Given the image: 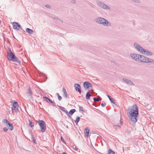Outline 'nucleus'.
Here are the masks:
<instances>
[{
  "instance_id": "11",
  "label": "nucleus",
  "mask_w": 154,
  "mask_h": 154,
  "mask_svg": "<svg viewBox=\"0 0 154 154\" xmlns=\"http://www.w3.org/2000/svg\"><path fill=\"white\" fill-rule=\"evenodd\" d=\"M74 87L75 90L77 91L80 94H81L82 92L81 88L80 85L78 84H76L74 85Z\"/></svg>"
},
{
  "instance_id": "24",
  "label": "nucleus",
  "mask_w": 154,
  "mask_h": 154,
  "mask_svg": "<svg viewBox=\"0 0 154 154\" xmlns=\"http://www.w3.org/2000/svg\"><path fill=\"white\" fill-rule=\"evenodd\" d=\"M147 50L143 48L140 53L142 54L145 55L146 54V51Z\"/></svg>"
},
{
  "instance_id": "5",
  "label": "nucleus",
  "mask_w": 154,
  "mask_h": 154,
  "mask_svg": "<svg viewBox=\"0 0 154 154\" xmlns=\"http://www.w3.org/2000/svg\"><path fill=\"white\" fill-rule=\"evenodd\" d=\"M38 122L40 126L41 131L43 133L45 131L46 125L45 122L42 120H38Z\"/></svg>"
},
{
  "instance_id": "26",
  "label": "nucleus",
  "mask_w": 154,
  "mask_h": 154,
  "mask_svg": "<svg viewBox=\"0 0 154 154\" xmlns=\"http://www.w3.org/2000/svg\"><path fill=\"white\" fill-rule=\"evenodd\" d=\"M108 154H115V152L112 149H109L108 152Z\"/></svg>"
},
{
  "instance_id": "6",
  "label": "nucleus",
  "mask_w": 154,
  "mask_h": 154,
  "mask_svg": "<svg viewBox=\"0 0 154 154\" xmlns=\"http://www.w3.org/2000/svg\"><path fill=\"white\" fill-rule=\"evenodd\" d=\"M97 5L100 8L106 9L110 10V7L105 4L103 2H101L99 1H97L96 2Z\"/></svg>"
},
{
  "instance_id": "34",
  "label": "nucleus",
  "mask_w": 154,
  "mask_h": 154,
  "mask_svg": "<svg viewBox=\"0 0 154 154\" xmlns=\"http://www.w3.org/2000/svg\"><path fill=\"white\" fill-rule=\"evenodd\" d=\"M131 1L134 2H137V3H140V2L139 0H131Z\"/></svg>"
},
{
  "instance_id": "9",
  "label": "nucleus",
  "mask_w": 154,
  "mask_h": 154,
  "mask_svg": "<svg viewBox=\"0 0 154 154\" xmlns=\"http://www.w3.org/2000/svg\"><path fill=\"white\" fill-rule=\"evenodd\" d=\"M83 86L86 90L89 89L90 88H93V86L88 81H85L84 82Z\"/></svg>"
},
{
  "instance_id": "12",
  "label": "nucleus",
  "mask_w": 154,
  "mask_h": 154,
  "mask_svg": "<svg viewBox=\"0 0 154 154\" xmlns=\"http://www.w3.org/2000/svg\"><path fill=\"white\" fill-rule=\"evenodd\" d=\"M123 80L126 83L129 84L131 85H134V84L133 82L131 80H129L126 78H124L123 79Z\"/></svg>"
},
{
  "instance_id": "22",
  "label": "nucleus",
  "mask_w": 154,
  "mask_h": 154,
  "mask_svg": "<svg viewBox=\"0 0 154 154\" xmlns=\"http://www.w3.org/2000/svg\"><path fill=\"white\" fill-rule=\"evenodd\" d=\"M48 102V103H50L52 104V105L54 106H56V105L54 102V101H52L51 100L49 99Z\"/></svg>"
},
{
  "instance_id": "16",
  "label": "nucleus",
  "mask_w": 154,
  "mask_h": 154,
  "mask_svg": "<svg viewBox=\"0 0 154 154\" xmlns=\"http://www.w3.org/2000/svg\"><path fill=\"white\" fill-rule=\"evenodd\" d=\"M26 31L28 33L30 34H32L34 32L32 30L29 28H26Z\"/></svg>"
},
{
  "instance_id": "31",
  "label": "nucleus",
  "mask_w": 154,
  "mask_h": 154,
  "mask_svg": "<svg viewBox=\"0 0 154 154\" xmlns=\"http://www.w3.org/2000/svg\"><path fill=\"white\" fill-rule=\"evenodd\" d=\"M29 126L32 128L34 126V124L30 120H29Z\"/></svg>"
},
{
  "instance_id": "21",
  "label": "nucleus",
  "mask_w": 154,
  "mask_h": 154,
  "mask_svg": "<svg viewBox=\"0 0 154 154\" xmlns=\"http://www.w3.org/2000/svg\"><path fill=\"white\" fill-rule=\"evenodd\" d=\"M75 111L76 110L75 109H72L69 111V114L72 115Z\"/></svg>"
},
{
  "instance_id": "37",
  "label": "nucleus",
  "mask_w": 154,
  "mask_h": 154,
  "mask_svg": "<svg viewBox=\"0 0 154 154\" xmlns=\"http://www.w3.org/2000/svg\"><path fill=\"white\" fill-rule=\"evenodd\" d=\"M73 148L76 151H77L78 148L76 147V146L75 145H74L73 146Z\"/></svg>"
},
{
  "instance_id": "1",
  "label": "nucleus",
  "mask_w": 154,
  "mask_h": 154,
  "mask_svg": "<svg viewBox=\"0 0 154 154\" xmlns=\"http://www.w3.org/2000/svg\"><path fill=\"white\" fill-rule=\"evenodd\" d=\"M128 114L129 119L134 122L137 121V118L139 115L138 107L136 104H134L131 106L129 107L127 110Z\"/></svg>"
},
{
  "instance_id": "23",
  "label": "nucleus",
  "mask_w": 154,
  "mask_h": 154,
  "mask_svg": "<svg viewBox=\"0 0 154 154\" xmlns=\"http://www.w3.org/2000/svg\"><path fill=\"white\" fill-rule=\"evenodd\" d=\"M134 48L136 49H137L140 46L138 43L136 42H135L134 43Z\"/></svg>"
},
{
  "instance_id": "14",
  "label": "nucleus",
  "mask_w": 154,
  "mask_h": 154,
  "mask_svg": "<svg viewBox=\"0 0 154 154\" xmlns=\"http://www.w3.org/2000/svg\"><path fill=\"white\" fill-rule=\"evenodd\" d=\"M62 92L64 93V97L66 98H67V93L66 91V90L63 87L62 88Z\"/></svg>"
},
{
  "instance_id": "19",
  "label": "nucleus",
  "mask_w": 154,
  "mask_h": 154,
  "mask_svg": "<svg viewBox=\"0 0 154 154\" xmlns=\"http://www.w3.org/2000/svg\"><path fill=\"white\" fill-rule=\"evenodd\" d=\"M91 96V94L90 93L89 91L87 92L86 95V98L87 99H89Z\"/></svg>"
},
{
  "instance_id": "32",
  "label": "nucleus",
  "mask_w": 154,
  "mask_h": 154,
  "mask_svg": "<svg viewBox=\"0 0 154 154\" xmlns=\"http://www.w3.org/2000/svg\"><path fill=\"white\" fill-rule=\"evenodd\" d=\"M93 99L94 101H99L100 100L97 97H94Z\"/></svg>"
},
{
  "instance_id": "2",
  "label": "nucleus",
  "mask_w": 154,
  "mask_h": 154,
  "mask_svg": "<svg viewBox=\"0 0 154 154\" xmlns=\"http://www.w3.org/2000/svg\"><path fill=\"white\" fill-rule=\"evenodd\" d=\"M7 58L9 61L16 62V65H18L21 64L20 61L18 59L15 54L12 52L10 48H9V51L8 52Z\"/></svg>"
},
{
  "instance_id": "48",
  "label": "nucleus",
  "mask_w": 154,
  "mask_h": 154,
  "mask_svg": "<svg viewBox=\"0 0 154 154\" xmlns=\"http://www.w3.org/2000/svg\"><path fill=\"white\" fill-rule=\"evenodd\" d=\"M120 123H121V125H122L123 123V122L121 121V120H120Z\"/></svg>"
},
{
  "instance_id": "30",
  "label": "nucleus",
  "mask_w": 154,
  "mask_h": 154,
  "mask_svg": "<svg viewBox=\"0 0 154 154\" xmlns=\"http://www.w3.org/2000/svg\"><path fill=\"white\" fill-rule=\"evenodd\" d=\"M80 118L79 117H77L75 121V122L76 124H77L80 121Z\"/></svg>"
},
{
  "instance_id": "28",
  "label": "nucleus",
  "mask_w": 154,
  "mask_h": 154,
  "mask_svg": "<svg viewBox=\"0 0 154 154\" xmlns=\"http://www.w3.org/2000/svg\"><path fill=\"white\" fill-rule=\"evenodd\" d=\"M79 111L81 112H83L84 111L83 110V108L82 107L79 106Z\"/></svg>"
},
{
  "instance_id": "46",
  "label": "nucleus",
  "mask_w": 154,
  "mask_h": 154,
  "mask_svg": "<svg viewBox=\"0 0 154 154\" xmlns=\"http://www.w3.org/2000/svg\"><path fill=\"white\" fill-rule=\"evenodd\" d=\"M31 139L32 140H33L34 139V137L33 135H31Z\"/></svg>"
},
{
  "instance_id": "15",
  "label": "nucleus",
  "mask_w": 154,
  "mask_h": 154,
  "mask_svg": "<svg viewBox=\"0 0 154 154\" xmlns=\"http://www.w3.org/2000/svg\"><path fill=\"white\" fill-rule=\"evenodd\" d=\"M58 106V107H59L60 109L61 110L65 112L66 114H68V111L66 110V109L65 108H64L63 107L60 106Z\"/></svg>"
},
{
  "instance_id": "10",
  "label": "nucleus",
  "mask_w": 154,
  "mask_h": 154,
  "mask_svg": "<svg viewBox=\"0 0 154 154\" xmlns=\"http://www.w3.org/2000/svg\"><path fill=\"white\" fill-rule=\"evenodd\" d=\"M140 54L136 53H132L131 54V57L135 60L138 61L139 55Z\"/></svg>"
},
{
  "instance_id": "39",
  "label": "nucleus",
  "mask_w": 154,
  "mask_h": 154,
  "mask_svg": "<svg viewBox=\"0 0 154 154\" xmlns=\"http://www.w3.org/2000/svg\"><path fill=\"white\" fill-rule=\"evenodd\" d=\"M28 98L29 99H32V94H29L28 96Z\"/></svg>"
},
{
  "instance_id": "3",
  "label": "nucleus",
  "mask_w": 154,
  "mask_h": 154,
  "mask_svg": "<svg viewBox=\"0 0 154 154\" xmlns=\"http://www.w3.org/2000/svg\"><path fill=\"white\" fill-rule=\"evenodd\" d=\"M94 21L97 23L102 24L104 26L109 27L111 26V23L110 22L102 17H98L95 19Z\"/></svg>"
},
{
  "instance_id": "4",
  "label": "nucleus",
  "mask_w": 154,
  "mask_h": 154,
  "mask_svg": "<svg viewBox=\"0 0 154 154\" xmlns=\"http://www.w3.org/2000/svg\"><path fill=\"white\" fill-rule=\"evenodd\" d=\"M139 59L138 61L140 62L149 63H153L154 60L153 59L149 58L143 55L140 54L139 55Z\"/></svg>"
},
{
  "instance_id": "42",
  "label": "nucleus",
  "mask_w": 154,
  "mask_h": 154,
  "mask_svg": "<svg viewBox=\"0 0 154 154\" xmlns=\"http://www.w3.org/2000/svg\"><path fill=\"white\" fill-rule=\"evenodd\" d=\"M58 100L60 101L62 99V97L60 96H58Z\"/></svg>"
},
{
  "instance_id": "8",
  "label": "nucleus",
  "mask_w": 154,
  "mask_h": 154,
  "mask_svg": "<svg viewBox=\"0 0 154 154\" xmlns=\"http://www.w3.org/2000/svg\"><path fill=\"white\" fill-rule=\"evenodd\" d=\"M13 28L17 30H19L20 29L23 30L24 32L25 31L21 28L20 25L17 22H13L12 23Z\"/></svg>"
},
{
  "instance_id": "20",
  "label": "nucleus",
  "mask_w": 154,
  "mask_h": 154,
  "mask_svg": "<svg viewBox=\"0 0 154 154\" xmlns=\"http://www.w3.org/2000/svg\"><path fill=\"white\" fill-rule=\"evenodd\" d=\"M153 55L152 53L149 51L148 50H147L146 51V54L145 55L147 56H152Z\"/></svg>"
},
{
  "instance_id": "47",
  "label": "nucleus",
  "mask_w": 154,
  "mask_h": 154,
  "mask_svg": "<svg viewBox=\"0 0 154 154\" xmlns=\"http://www.w3.org/2000/svg\"><path fill=\"white\" fill-rule=\"evenodd\" d=\"M32 141H33V143H35V144H36V141H35V139H34V140H32Z\"/></svg>"
},
{
  "instance_id": "17",
  "label": "nucleus",
  "mask_w": 154,
  "mask_h": 154,
  "mask_svg": "<svg viewBox=\"0 0 154 154\" xmlns=\"http://www.w3.org/2000/svg\"><path fill=\"white\" fill-rule=\"evenodd\" d=\"M107 97L109 98L110 100V102L113 103V104H115V100L114 99H113L112 98L111 96H109V95H107Z\"/></svg>"
},
{
  "instance_id": "45",
  "label": "nucleus",
  "mask_w": 154,
  "mask_h": 154,
  "mask_svg": "<svg viewBox=\"0 0 154 154\" xmlns=\"http://www.w3.org/2000/svg\"><path fill=\"white\" fill-rule=\"evenodd\" d=\"M75 0H72L71 1V2L73 4H75Z\"/></svg>"
},
{
  "instance_id": "29",
  "label": "nucleus",
  "mask_w": 154,
  "mask_h": 154,
  "mask_svg": "<svg viewBox=\"0 0 154 154\" xmlns=\"http://www.w3.org/2000/svg\"><path fill=\"white\" fill-rule=\"evenodd\" d=\"M2 122L3 123H5L6 125H7L9 122L7 119H4L3 120Z\"/></svg>"
},
{
  "instance_id": "40",
  "label": "nucleus",
  "mask_w": 154,
  "mask_h": 154,
  "mask_svg": "<svg viewBox=\"0 0 154 154\" xmlns=\"http://www.w3.org/2000/svg\"><path fill=\"white\" fill-rule=\"evenodd\" d=\"M67 115H68V116L69 117V118L70 119H72V118L71 117V116L70 115V114H69V112H68V114H67Z\"/></svg>"
},
{
  "instance_id": "44",
  "label": "nucleus",
  "mask_w": 154,
  "mask_h": 154,
  "mask_svg": "<svg viewBox=\"0 0 154 154\" xmlns=\"http://www.w3.org/2000/svg\"><path fill=\"white\" fill-rule=\"evenodd\" d=\"M101 105L102 107H104L106 106V103H102Z\"/></svg>"
},
{
  "instance_id": "33",
  "label": "nucleus",
  "mask_w": 154,
  "mask_h": 154,
  "mask_svg": "<svg viewBox=\"0 0 154 154\" xmlns=\"http://www.w3.org/2000/svg\"><path fill=\"white\" fill-rule=\"evenodd\" d=\"M28 93L29 94H32V92L31 88H29V89L28 90Z\"/></svg>"
},
{
  "instance_id": "50",
  "label": "nucleus",
  "mask_w": 154,
  "mask_h": 154,
  "mask_svg": "<svg viewBox=\"0 0 154 154\" xmlns=\"http://www.w3.org/2000/svg\"><path fill=\"white\" fill-rule=\"evenodd\" d=\"M91 91L92 92H93V90L92 89Z\"/></svg>"
},
{
  "instance_id": "35",
  "label": "nucleus",
  "mask_w": 154,
  "mask_h": 154,
  "mask_svg": "<svg viewBox=\"0 0 154 154\" xmlns=\"http://www.w3.org/2000/svg\"><path fill=\"white\" fill-rule=\"evenodd\" d=\"M43 97L45 99V101H47V102H48L49 100V98L46 97Z\"/></svg>"
},
{
  "instance_id": "38",
  "label": "nucleus",
  "mask_w": 154,
  "mask_h": 154,
  "mask_svg": "<svg viewBox=\"0 0 154 154\" xmlns=\"http://www.w3.org/2000/svg\"><path fill=\"white\" fill-rule=\"evenodd\" d=\"M60 140H61V141L63 142V143H65V142L64 141V139L63 138L62 136L61 137H60Z\"/></svg>"
},
{
  "instance_id": "43",
  "label": "nucleus",
  "mask_w": 154,
  "mask_h": 154,
  "mask_svg": "<svg viewBox=\"0 0 154 154\" xmlns=\"http://www.w3.org/2000/svg\"><path fill=\"white\" fill-rule=\"evenodd\" d=\"M54 19H57V20H60L61 21V22L62 23L63 22V21L62 20H61L60 19H59L58 17H55L54 18Z\"/></svg>"
},
{
  "instance_id": "41",
  "label": "nucleus",
  "mask_w": 154,
  "mask_h": 154,
  "mask_svg": "<svg viewBox=\"0 0 154 154\" xmlns=\"http://www.w3.org/2000/svg\"><path fill=\"white\" fill-rule=\"evenodd\" d=\"M3 130L5 131L6 132L8 130V129L7 128H3Z\"/></svg>"
},
{
  "instance_id": "7",
  "label": "nucleus",
  "mask_w": 154,
  "mask_h": 154,
  "mask_svg": "<svg viewBox=\"0 0 154 154\" xmlns=\"http://www.w3.org/2000/svg\"><path fill=\"white\" fill-rule=\"evenodd\" d=\"M11 103H13V105L11 107L12 112H13L14 111L16 112H18L19 111L18 109L19 105L18 103L15 100H13Z\"/></svg>"
},
{
  "instance_id": "49",
  "label": "nucleus",
  "mask_w": 154,
  "mask_h": 154,
  "mask_svg": "<svg viewBox=\"0 0 154 154\" xmlns=\"http://www.w3.org/2000/svg\"><path fill=\"white\" fill-rule=\"evenodd\" d=\"M56 94H57V96L58 97V96H60V95H59V93H57Z\"/></svg>"
},
{
  "instance_id": "36",
  "label": "nucleus",
  "mask_w": 154,
  "mask_h": 154,
  "mask_svg": "<svg viewBox=\"0 0 154 154\" xmlns=\"http://www.w3.org/2000/svg\"><path fill=\"white\" fill-rule=\"evenodd\" d=\"M45 7L48 8H49V9H50L51 8V5H45Z\"/></svg>"
},
{
  "instance_id": "25",
  "label": "nucleus",
  "mask_w": 154,
  "mask_h": 154,
  "mask_svg": "<svg viewBox=\"0 0 154 154\" xmlns=\"http://www.w3.org/2000/svg\"><path fill=\"white\" fill-rule=\"evenodd\" d=\"M113 127L115 129H119L121 128L120 125H114L113 126Z\"/></svg>"
},
{
  "instance_id": "18",
  "label": "nucleus",
  "mask_w": 154,
  "mask_h": 154,
  "mask_svg": "<svg viewBox=\"0 0 154 154\" xmlns=\"http://www.w3.org/2000/svg\"><path fill=\"white\" fill-rule=\"evenodd\" d=\"M7 125L9 126L10 127L9 129L11 130V131L13 130L14 127L12 124L9 122Z\"/></svg>"
},
{
  "instance_id": "13",
  "label": "nucleus",
  "mask_w": 154,
  "mask_h": 154,
  "mask_svg": "<svg viewBox=\"0 0 154 154\" xmlns=\"http://www.w3.org/2000/svg\"><path fill=\"white\" fill-rule=\"evenodd\" d=\"M84 133L87 137H88L89 136V129L88 128H86L84 130Z\"/></svg>"
},
{
  "instance_id": "27",
  "label": "nucleus",
  "mask_w": 154,
  "mask_h": 154,
  "mask_svg": "<svg viewBox=\"0 0 154 154\" xmlns=\"http://www.w3.org/2000/svg\"><path fill=\"white\" fill-rule=\"evenodd\" d=\"M143 48L141 47V46H140L137 49H136L139 51L140 53H141V51Z\"/></svg>"
}]
</instances>
